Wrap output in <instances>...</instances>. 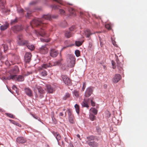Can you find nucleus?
Returning <instances> with one entry per match:
<instances>
[{
  "instance_id": "nucleus-20",
  "label": "nucleus",
  "mask_w": 147,
  "mask_h": 147,
  "mask_svg": "<svg viewBox=\"0 0 147 147\" xmlns=\"http://www.w3.org/2000/svg\"><path fill=\"white\" fill-rule=\"evenodd\" d=\"M46 88L48 92L49 93H52L53 91V89L51 86L50 84L46 85Z\"/></svg>"
},
{
  "instance_id": "nucleus-39",
  "label": "nucleus",
  "mask_w": 147,
  "mask_h": 147,
  "mask_svg": "<svg viewBox=\"0 0 147 147\" xmlns=\"http://www.w3.org/2000/svg\"><path fill=\"white\" fill-rule=\"evenodd\" d=\"M75 54L76 55L77 57H78L80 56V52L78 50H76L75 51Z\"/></svg>"
},
{
  "instance_id": "nucleus-2",
  "label": "nucleus",
  "mask_w": 147,
  "mask_h": 147,
  "mask_svg": "<svg viewBox=\"0 0 147 147\" xmlns=\"http://www.w3.org/2000/svg\"><path fill=\"white\" fill-rule=\"evenodd\" d=\"M61 60H59L58 61L55 62L50 64H43L41 67H40L39 69L40 70V75L43 77H45L47 75V72L45 70L43 69L42 68L46 69L47 67H50L52 66L59 65L61 64Z\"/></svg>"
},
{
  "instance_id": "nucleus-15",
  "label": "nucleus",
  "mask_w": 147,
  "mask_h": 147,
  "mask_svg": "<svg viewBox=\"0 0 147 147\" xmlns=\"http://www.w3.org/2000/svg\"><path fill=\"white\" fill-rule=\"evenodd\" d=\"M50 53V56L51 57H55L58 55L59 52L58 51L54 49H52L51 50Z\"/></svg>"
},
{
  "instance_id": "nucleus-21",
  "label": "nucleus",
  "mask_w": 147,
  "mask_h": 147,
  "mask_svg": "<svg viewBox=\"0 0 147 147\" xmlns=\"http://www.w3.org/2000/svg\"><path fill=\"white\" fill-rule=\"evenodd\" d=\"M16 141L19 143H24L26 142V139L22 137H19L17 138Z\"/></svg>"
},
{
  "instance_id": "nucleus-23",
  "label": "nucleus",
  "mask_w": 147,
  "mask_h": 147,
  "mask_svg": "<svg viewBox=\"0 0 147 147\" xmlns=\"http://www.w3.org/2000/svg\"><path fill=\"white\" fill-rule=\"evenodd\" d=\"M25 10L27 12V17H29L31 16V13L33 11L30 10L29 8H26L25 9Z\"/></svg>"
},
{
  "instance_id": "nucleus-50",
  "label": "nucleus",
  "mask_w": 147,
  "mask_h": 147,
  "mask_svg": "<svg viewBox=\"0 0 147 147\" xmlns=\"http://www.w3.org/2000/svg\"><path fill=\"white\" fill-rule=\"evenodd\" d=\"M58 3H59L60 4H62V1L61 0H53Z\"/></svg>"
},
{
  "instance_id": "nucleus-42",
  "label": "nucleus",
  "mask_w": 147,
  "mask_h": 147,
  "mask_svg": "<svg viewBox=\"0 0 147 147\" xmlns=\"http://www.w3.org/2000/svg\"><path fill=\"white\" fill-rule=\"evenodd\" d=\"M52 133L55 137V138H56L58 136V135L59 134L58 132L54 131L52 132Z\"/></svg>"
},
{
  "instance_id": "nucleus-17",
  "label": "nucleus",
  "mask_w": 147,
  "mask_h": 147,
  "mask_svg": "<svg viewBox=\"0 0 147 147\" xmlns=\"http://www.w3.org/2000/svg\"><path fill=\"white\" fill-rule=\"evenodd\" d=\"M8 46L7 45H3L1 47V48L0 49V60L2 59V56L1 53V49H4V51L5 52L8 49Z\"/></svg>"
},
{
  "instance_id": "nucleus-56",
  "label": "nucleus",
  "mask_w": 147,
  "mask_h": 147,
  "mask_svg": "<svg viewBox=\"0 0 147 147\" xmlns=\"http://www.w3.org/2000/svg\"><path fill=\"white\" fill-rule=\"evenodd\" d=\"M80 14L81 16L82 17H83L84 15V13H82V12H80Z\"/></svg>"
},
{
  "instance_id": "nucleus-8",
  "label": "nucleus",
  "mask_w": 147,
  "mask_h": 147,
  "mask_svg": "<svg viewBox=\"0 0 147 147\" xmlns=\"http://www.w3.org/2000/svg\"><path fill=\"white\" fill-rule=\"evenodd\" d=\"M7 79L9 80H16L19 82H22L24 80V77L21 75H19L18 76H17L16 75L11 76L10 77H8Z\"/></svg>"
},
{
  "instance_id": "nucleus-22",
  "label": "nucleus",
  "mask_w": 147,
  "mask_h": 147,
  "mask_svg": "<svg viewBox=\"0 0 147 147\" xmlns=\"http://www.w3.org/2000/svg\"><path fill=\"white\" fill-rule=\"evenodd\" d=\"M92 34V33L90 32V30L89 29L86 30L84 32V36L87 38H89L90 36Z\"/></svg>"
},
{
  "instance_id": "nucleus-43",
  "label": "nucleus",
  "mask_w": 147,
  "mask_h": 147,
  "mask_svg": "<svg viewBox=\"0 0 147 147\" xmlns=\"http://www.w3.org/2000/svg\"><path fill=\"white\" fill-rule=\"evenodd\" d=\"M105 28L108 29L109 30H111V26L110 24H107L105 25Z\"/></svg>"
},
{
  "instance_id": "nucleus-47",
  "label": "nucleus",
  "mask_w": 147,
  "mask_h": 147,
  "mask_svg": "<svg viewBox=\"0 0 147 147\" xmlns=\"http://www.w3.org/2000/svg\"><path fill=\"white\" fill-rule=\"evenodd\" d=\"M112 43L113 44V45L115 47H117V45L116 43V42L114 40H112Z\"/></svg>"
},
{
  "instance_id": "nucleus-58",
  "label": "nucleus",
  "mask_w": 147,
  "mask_h": 147,
  "mask_svg": "<svg viewBox=\"0 0 147 147\" xmlns=\"http://www.w3.org/2000/svg\"><path fill=\"white\" fill-rule=\"evenodd\" d=\"M16 88V87L15 85H13L12 86V88L13 89H15V88Z\"/></svg>"
},
{
  "instance_id": "nucleus-28",
  "label": "nucleus",
  "mask_w": 147,
  "mask_h": 147,
  "mask_svg": "<svg viewBox=\"0 0 147 147\" xmlns=\"http://www.w3.org/2000/svg\"><path fill=\"white\" fill-rule=\"evenodd\" d=\"M89 119L92 121H94L96 119V117L92 114L90 113L89 115Z\"/></svg>"
},
{
  "instance_id": "nucleus-61",
  "label": "nucleus",
  "mask_w": 147,
  "mask_h": 147,
  "mask_svg": "<svg viewBox=\"0 0 147 147\" xmlns=\"http://www.w3.org/2000/svg\"><path fill=\"white\" fill-rule=\"evenodd\" d=\"M77 137H78V138H80V135L79 134H77Z\"/></svg>"
},
{
  "instance_id": "nucleus-12",
  "label": "nucleus",
  "mask_w": 147,
  "mask_h": 147,
  "mask_svg": "<svg viewBox=\"0 0 147 147\" xmlns=\"http://www.w3.org/2000/svg\"><path fill=\"white\" fill-rule=\"evenodd\" d=\"M93 91L92 88L90 87L88 88L85 93V96L87 97H89L92 94Z\"/></svg>"
},
{
  "instance_id": "nucleus-14",
  "label": "nucleus",
  "mask_w": 147,
  "mask_h": 147,
  "mask_svg": "<svg viewBox=\"0 0 147 147\" xmlns=\"http://www.w3.org/2000/svg\"><path fill=\"white\" fill-rule=\"evenodd\" d=\"M12 29L14 32H16V31H19L22 30L23 27L21 25H16L13 27Z\"/></svg>"
},
{
  "instance_id": "nucleus-52",
  "label": "nucleus",
  "mask_w": 147,
  "mask_h": 147,
  "mask_svg": "<svg viewBox=\"0 0 147 147\" xmlns=\"http://www.w3.org/2000/svg\"><path fill=\"white\" fill-rule=\"evenodd\" d=\"M92 46V43L91 42H90L89 43V47L90 48H91Z\"/></svg>"
},
{
  "instance_id": "nucleus-57",
  "label": "nucleus",
  "mask_w": 147,
  "mask_h": 147,
  "mask_svg": "<svg viewBox=\"0 0 147 147\" xmlns=\"http://www.w3.org/2000/svg\"><path fill=\"white\" fill-rule=\"evenodd\" d=\"M35 3V2L34 1H33V2H31L30 3V5H33V4H34Z\"/></svg>"
},
{
  "instance_id": "nucleus-32",
  "label": "nucleus",
  "mask_w": 147,
  "mask_h": 147,
  "mask_svg": "<svg viewBox=\"0 0 147 147\" xmlns=\"http://www.w3.org/2000/svg\"><path fill=\"white\" fill-rule=\"evenodd\" d=\"M67 112L68 115V117L74 116V115L72 114V111L70 109H68L67 110Z\"/></svg>"
},
{
  "instance_id": "nucleus-41",
  "label": "nucleus",
  "mask_w": 147,
  "mask_h": 147,
  "mask_svg": "<svg viewBox=\"0 0 147 147\" xmlns=\"http://www.w3.org/2000/svg\"><path fill=\"white\" fill-rule=\"evenodd\" d=\"M5 2H1L0 3V6L2 9H3L5 8Z\"/></svg>"
},
{
  "instance_id": "nucleus-35",
  "label": "nucleus",
  "mask_w": 147,
  "mask_h": 147,
  "mask_svg": "<svg viewBox=\"0 0 147 147\" xmlns=\"http://www.w3.org/2000/svg\"><path fill=\"white\" fill-rule=\"evenodd\" d=\"M5 115L11 118H14L15 117V116L11 113H5Z\"/></svg>"
},
{
  "instance_id": "nucleus-4",
  "label": "nucleus",
  "mask_w": 147,
  "mask_h": 147,
  "mask_svg": "<svg viewBox=\"0 0 147 147\" xmlns=\"http://www.w3.org/2000/svg\"><path fill=\"white\" fill-rule=\"evenodd\" d=\"M95 136H89L86 138L87 144L90 146L92 147H97L99 146V144L97 142L93 141L95 138Z\"/></svg>"
},
{
  "instance_id": "nucleus-62",
  "label": "nucleus",
  "mask_w": 147,
  "mask_h": 147,
  "mask_svg": "<svg viewBox=\"0 0 147 147\" xmlns=\"http://www.w3.org/2000/svg\"><path fill=\"white\" fill-rule=\"evenodd\" d=\"M116 67L114 65H113V69H115Z\"/></svg>"
},
{
  "instance_id": "nucleus-19",
  "label": "nucleus",
  "mask_w": 147,
  "mask_h": 147,
  "mask_svg": "<svg viewBox=\"0 0 147 147\" xmlns=\"http://www.w3.org/2000/svg\"><path fill=\"white\" fill-rule=\"evenodd\" d=\"M89 99L88 100H86L84 99L82 103V106L83 107H86L87 108H88L89 107L88 105V103L89 102Z\"/></svg>"
},
{
  "instance_id": "nucleus-49",
  "label": "nucleus",
  "mask_w": 147,
  "mask_h": 147,
  "mask_svg": "<svg viewBox=\"0 0 147 147\" xmlns=\"http://www.w3.org/2000/svg\"><path fill=\"white\" fill-rule=\"evenodd\" d=\"M52 8L55 9H58L59 8V6L56 5H53Z\"/></svg>"
},
{
  "instance_id": "nucleus-3",
  "label": "nucleus",
  "mask_w": 147,
  "mask_h": 147,
  "mask_svg": "<svg viewBox=\"0 0 147 147\" xmlns=\"http://www.w3.org/2000/svg\"><path fill=\"white\" fill-rule=\"evenodd\" d=\"M18 43L20 46H26L27 48L31 51H33L35 49L34 46L30 44L28 41L24 40L23 38L22 35L20 34L18 36Z\"/></svg>"
},
{
  "instance_id": "nucleus-31",
  "label": "nucleus",
  "mask_w": 147,
  "mask_h": 147,
  "mask_svg": "<svg viewBox=\"0 0 147 147\" xmlns=\"http://www.w3.org/2000/svg\"><path fill=\"white\" fill-rule=\"evenodd\" d=\"M90 110H91L94 115H96L97 113V111L94 108H92Z\"/></svg>"
},
{
  "instance_id": "nucleus-40",
  "label": "nucleus",
  "mask_w": 147,
  "mask_h": 147,
  "mask_svg": "<svg viewBox=\"0 0 147 147\" xmlns=\"http://www.w3.org/2000/svg\"><path fill=\"white\" fill-rule=\"evenodd\" d=\"M90 99H91V104L92 105V106L93 107H94L95 106V103L93 101V100H94V98H90Z\"/></svg>"
},
{
  "instance_id": "nucleus-1",
  "label": "nucleus",
  "mask_w": 147,
  "mask_h": 147,
  "mask_svg": "<svg viewBox=\"0 0 147 147\" xmlns=\"http://www.w3.org/2000/svg\"><path fill=\"white\" fill-rule=\"evenodd\" d=\"M51 17L50 14L44 15L41 18H37L33 20L30 23L31 25L33 28V26H36L39 27L41 30L40 31H38L35 30L36 33L37 35L44 37L46 36L47 37L48 36H46L45 32L44 31L45 28L46 27L47 24L43 22L44 20H50Z\"/></svg>"
},
{
  "instance_id": "nucleus-5",
  "label": "nucleus",
  "mask_w": 147,
  "mask_h": 147,
  "mask_svg": "<svg viewBox=\"0 0 147 147\" xmlns=\"http://www.w3.org/2000/svg\"><path fill=\"white\" fill-rule=\"evenodd\" d=\"M76 58L73 55H69L67 58V64L70 67H74L75 64Z\"/></svg>"
},
{
  "instance_id": "nucleus-30",
  "label": "nucleus",
  "mask_w": 147,
  "mask_h": 147,
  "mask_svg": "<svg viewBox=\"0 0 147 147\" xmlns=\"http://www.w3.org/2000/svg\"><path fill=\"white\" fill-rule=\"evenodd\" d=\"M75 108L76 109V111L77 113L78 114L79 113L80 109H79V106L78 104H76L75 105Z\"/></svg>"
},
{
  "instance_id": "nucleus-63",
  "label": "nucleus",
  "mask_w": 147,
  "mask_h": 147,
  "mask_svg": "<svg viewBox=\"0 0 147 147\" xmlns=\"http://www.w3.org/2000/svg\"><path fill=\"white\" fill-rule=\"evenodd\" d=\"M8 89V90H9V91L10 92H11V93H12V92H11V89H10L9 90V89ZM12 93H13L12 92Z\"/></svg>"
},
{
  "instance_id": "nucleus-26",
  "label": "nucleus",
  "mask_w": 147,
  "mask_h": 147,
  "mask_svg": "<svg viewBox=\"0 0 147 147\" xmlns=\"http://www.w3.org/2000/svg\"><path fill=\"white\" fill-rule=\"evenodd\" d=\"M65 36L67 38H69L71 36V34L70 31H66L65 33Z\"/></svg>"
},
{
  "instance_id": "nucleus-13",
  "label": "nucleus",
  "mask_w": 147,
  "mask_h": 147,
  "mask_svg": "<svg viewBox=\"0 0 147 147\" xmlns=\"http://www.w3.org/2000/svg\"><path fill=\"white\" fill-rule=\"evenodd\" d=\"M121 77L120 75L119 74H116L113 79V81L114 83H117L121 79Z\"/></svg>"
},
{
  "instance_id": "nucleus-7",
  "label": "nucleus",
  "mask_w": 147,
  "mask_h": 147,
  "mask_svg": "<svg viewBox=\"0 0 147 147\" xmlns=\"http://www.w3.org/2000/svg\"><path fill=\"white\" fill-rule=\"evenodd\" d=\"M9 56L11 57V59L10 58V59H9L11 63V64H14V61H15L16 59H17L18 58V57L17 55L14 54H10L9 55ZM5 64L7 66H9L11 65V64L9 62V61L8 60H7L5 61Z\"/></svg>"
},
{
  "instance_id": "nucleus-37",
  "label": "nucleus",
  "mask_w": 147,
  "mask_h": 147,
  "mask_svg": "<svg viewBox=\"0 0 147 147\" xmlns=\"http://www.w3.org/2000/svg\"><path fill=\"white\" fill-rule=\"evenodd\" d=\"M70 95L69 93H67L65 94V96L63 97V99L64 100H66L67 98L70 97Z\"/></svg>"
},
{
  "instance_id": "nucleus-51",
  "label": "nucleus",
  "mask_w": 147,
  "mask_h": 147,
  "mask_svg": "<svg viewBox=\"0 0 147 147\" xmlns=\"http://www.w3.org/2000/svg\"><path fill=\"white\" fill-rule=\"evenodd\" d=\"M86 84H85V83H83V87H82V90H83L84 91V89H85V88L86 87Z\"/></svg>"
},
{
  "instance_id": "nucleus-34",
  "label": "nucleus",
  "mask_w": 147,
  "mask_h": 147,
  "mask_svg": "<svg viewBox=\"0 0 147 147\" xmlns=\"http://www.w3.org/2000/svg\"><path fill=\"white\" fill-rule=\"evenodd\" d=\"M18 12L22 15H23L24 13V11L21 8H18L17 9Z\"/></svg>"
},
{
  "instance_id": "nucleus-45",
  "label": "nucleus",
  "mask_w": 147,
  "mask_h": 147,
  "mask_svg": "<svg viewBox=\"0 0 147 147\" xmlns=\"http://www.w3.org/2000/svg\"><path fill=\"white\" fill-rule=\"evenodd\" d=\"M56 138L58 142V144H59V141L61 139V137L60 135V134L58 135V136Z\"/></svg>"
},
{
  "instance_id": "nucleus-27",
  "label": "nucleus",
  "mask_w": 147,
  "mask_h": 147,
  "mask_svg": "<svg viewBox=\"0 0 147 147\" xmlns=\"http://www.w3.org/2000/svg\"><path fill=\"white\" fill-rule=\"evenodd\" d=\"M69 11L70 12L71 15L74 16L76 15L75 10L72 8H69Z\"/></svg>"
},
{
  "instance_id": "nucleus-60",
  "label": "nucleus",
  "mask_w": 147,
  "mask_h": 147,
  "mask_svg": "<svg viewBox=\"0 0 147 147\" xmlns=\"http://www.w3.org/2000/svg\"><path fill=\"white\" fill-rule=\"evenodd\" d=\"M27 73H28V74H26V75H29V74H31V73H31V72H27Z\"/></svg>"
},
{
  "instance_id": "nucleus-46",
  "label": "nucleus",
  "mask_w": 147,
  "mask_h": 147,
  "mask_svg": "<svg viewBox=\"0 0 147 147\" xmlns=\"http://www.w3.org/2000/svg\"><path fill=\"white\" fill-rule=\"evenodd\" d=\"M17 22V20L16 19H15L13 20H12L11 22V24H14Z\"/></svg>"
},
{
  "instance_id": "nucleus-6",
  "label": "nucleus",
  "mask_w": 147,
  "mask_h": 147,
  "mask_svg": "<svg viewBox=\"0 0 147 147\" xmlns=\"http://www.w3.org/2000/svg\"><path fill=\"white\" fill-rule=\"evenodd\" d=\"M33 87L37 89L38 91V94L40 98H42L44 97V94H45V92L43 89L40 86H38L36 83H34Z\"/></svg>"
},
{
  "instance_id": "nucleus-18",
  "label": "nucleus",
  "mask_w": 147,
  "mask_h": 147,
  "mask_svg": "<svg viewBox=\"0 0 147 147\" xmlns=\"http://www.w3.org/2000/svg\"><path fill=\"white\" fill-rule=\"evenodd\" d=\"M25 91L27 95L30 97L32 96V92L30 89L29 88H26L25 89Z\"/></svg>"
},
{
  "instance_id": "nucleus-25",
  "label": "nucleus",
  "mask_w": 147,
  "mask_h": 147,
  "mask_svg": "<svg viewBox=\"0 0 147 147\" xmlns=\"http://www.w3.org/2000/svg\"><path fill=\"white\" fill-rule=\"evenodd\" d=\"M116 61L117 64V66L118 68L119 69V70H121V69H122V67L123 65L121 64H120L119 63V60L118 59V56H117V59H116Z\"/></svg>"
},
{
  "instance_id": "nucleus-9",
  "label": "nucleus",
  "mask_w": 147,
  "mask_h": 147,
  "mask_svg": "<svg viewBox=\"0 0 147 147\" xmlns=\"http://www.w3.org/2000/svg\"><path fill=\"white\" fill-rule=\"evenodd\" d=\"M62 80L65 84L67 86L71 85V81L66 75H63L61 76Z\"/></svg>"
},
{
  "instance_id": "nucleus-59",
  "label": "nucleus",
  "mask_w": 147,
  "mask_h": 147,
  "mask_svg": "<svg viewBox=\"0 0 147 147\" xmlns=\"http://www.w3.org/2000/svg\"><path fill=\"white\" fill-rule=\"evenodd\" d=\"M52 120L53 121H54L55 120V118L53 116H52Z\"/></svg>"
},
{
  "instance_id": "nucleus-24",
  "label": "nucleus",
  "mask_w": 147,
  "mask_h": 147,
  "mask_svg": "<svg viewBox=\"0 0 147 147\" xmlns=\"http://www.w3.org/2000/svg\"><path fill=\"white\" fill-rule=\"evenodd\" d=\"M68 120L70 123H75V119L74 116L69 117Z\"/></svg>"
},
{
  "instance_id": "nucleus-16",
  "label": "nucleus",
  "mask_w": 147,
  "mask_h": 147,
  "mask_svg": "<svg viewBox=\"0 0 147 147\" xmlns=\"http://www.w3.org/2000/svg\"><path fill=\"white\" fill-rule=\"evenodd\" d=\"M9 26V24L7 22H5L4 24L1 25L0 29L1 31H4L7 29Z\"/></svg>"
},
{
  "instance_id": "nucleus-38",
  "label": "nucleus",
  "mask_w": 147,
  "mask_h": 147,
  "mask_svg": "<svg viewBox=\"0 0 147 147\" xmlns=\"http://www.w3.org/2000/svg\"><path fill=\"white\" fill-rule=\"evenodd\" d=\"M73 94L74 96L76 97H78L79 96V92L76 90H74V91Z\"/></svg>"
},
{
  "instance_id": "nucleus-48",
  "label": "nucleus",
  "mask_w": 147,
  "mask_h": 147,
  "mask_svg": "<svg viewBox=\"0 0 147 147\" xmlns=\"http://www.w3.org/2000/svg\"><path fill=\"white\" fill-rule=\"evenodd\" d=\"M59 12L62 15H64L65 13V11L62 9H59Z\"/></svg>"
},
{
  "instance_id": "nucleus-33",
  "label": "nucleus",
  "mask_w": 147,
  "mask_h": 147,
  "mask_svg": "<svg viewBox=\"0 0 147 147\" xmlns=\"http://www.w3.org/2000/svg\"><path fill=\"white\" fill-rule=\"evenodd\" d=\"M99 38L100 46L101 47H102L104 45V40L103 38H101L100 37H99Z\"/></svg>"
},
{
  "instance_id": "nucleus-64",
  "label": "nucleus",
  "mask_w": 147,
  "mask_h": 147,
  "mask_svg": "<svg viewBox=\"0 0 147 147\" xmlns=\"http://www.w3.org/2000/svg\"><path fill=\"white\" fill-rule=\"evenodd\" d=\"M65 117H66L67 115L66 112H65Z\"/></svg>"
},
{
  "instance_id": "nucleus-44",
  "label": "nucleus",
  "mask_w": 147,
  "mask_h": 147,
  "mask_svg": "<svg viewBox=\"0 0 147 147\" xmlns=\"http://www.w3.org/2000/svg\"><path fill=\"white\" fill-rule=\"evenodd\" d=\"M40 40L42 42H48L50 41V40L48 39H44L43 38H40Z\"/></svg>"
},
{
  "instance_id": "nucleus-55",
  "label": "nucleus",
  "mask_w": 147,
  "mask_h": 147,
  "mask_svg": "<svg viewBox=\"0 0 147 147\" xmlns=\"http://www.w3.org/2000/svg\"><path fill=\"white\" fill-rule=\"evenodd\" d=\"M111 63L112 65H114L115 64V62L113 61H112Z\"/></svg>"
},
{
  "instance_id": "nucleus-29",
  "label": "nucleus",
  "mask_w": 147,
  "mask_h": 147,
  "mask_svg": "<svg viewBox=\"0 0 147 147\" xmlns=\"http://www.w3.org/2000/svg\"><path fill=\"white\" fill-rule=\"evenodd\" d=\"M9 121L12 123L19 127H21V124H20L19 123L16 122H15V121H14L13 120H11V119H9Z\"/></svg>"
},
{
  "instance_id": "nucleus-36",
  "label": "nucleus",
  "mask_w": 147,
  "mask_h": 147,
  "mask_svg": "<svg viewBox=\"0 0 147 147\" xmlns=\"http://www.w3.org/2000/svg\"><path fill=\"white\" fill-rule=\"evenodd\" d=\"M84 41L82 42H80L79 41H76L75 42V44L76 46L79 47L82 45Z\"/></svg>"
},
{
  "instance_id": "nucleus-10",
  "label": "nucleus",
  "mask_w": 147,
  "mask_h": 147,
  "mask_svg": "<svg viewBox=\"0 0 147 147\" xmlns=\"http://www.w3.org/2000/svg\"><path fill=\"white\" fill-rule=\"evenodd\" d=\"M46 46V45L42 46L40 48L39 51L40 53L43 54H45L48 53V49Z\"/></svg>"
},
{
  "instance_id": "nucleus-11",
  "label": "nucleus",
  "mask_w": 147,
  "mask_h": 147,
  "mask_svg": "<svg viewBox=\"0 0 147 147\" xmlns=\"http://www.w3.org/2000/svg\"><path fill=\"white\" fill-rule=\"evenodd\" d=\"M32 55L29 52L26 53L24 56V61L26 63H29L31 60Z\"/></svg>"
},
{
  "instance_id": "nucleus-53",
  "label": "nucleus",
  "mask_w": 147,
  "mask_h": 147,
  "mask_svg": "<svg viewBox=\"0 0 147 147\" xmlns=\"http://www.w3.org/2000/svg\"><path fill=\"white\" fill-rule=\"evenodd\" d=\"M75 26H72L71 27L69 28L70 30L72 31L74 30V28H75Z\"/></svg>"
},
{
  "instance_id": "nucleus-54",
  "label": "nucleus",
  "mask_w": 147,
  "mask_h": 147,
  "mask_svg": "<svg viewBox=\"0 0 147 147\" xmlns=\"http://www.w3.org/2000/svg\"><path fill=\"white\" fill-rule=\"evenodd\" d=\"M63 114L61 112L59 113V116H63Z\"/></svg>"
}]
</instances>
